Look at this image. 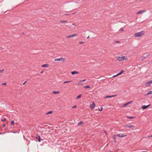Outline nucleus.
I'll return each instance as SVG.
<instances>
[{
	"mask_svg": "<svg viewBox=\"0 0 152 152\" xmlns=\"http://www.w3.org/2000/svg\"><path fill=\"white\" fill-rule=\"evenodd\" d=\"M144 34V32L143 31H142L141 32L135 33L134 34V36L136 37H140L143 35Z\"/></svg>",
	"mask_w": 152,
	"mask_h": 152,
	"instance_id": "1",
	"label": "nucleus"
},
{
	"mask_svg": "<svg viewBox=\"0 0 152 152\" xmlns=\"http://www.w3.org/2000/svg\"><path fill=\"white\" fill-rule=\"evenodd\" d=\"M124 127H126L128 128H131L132 130H134V126L133 125H126L124 126Z\"/></svg>",
	"mask_w": 152,
	"mask_h": 152,
	"instance_id": "2",
	"label": "nucleus"
},
{
	"mask_svg": "<svg viewBox=\"0 0 152 152\" xmlns=\"http://www.w3.org/2000/svg\"><path fill=\"white\" fill-rule=\"evenodd\" d=\"M65 58H57L56 59H55V61H62V62H64L65 61Z\"/></svg>",
	"mask_w": 152,
	"mask_h": 152,
	"instance_id": "3",
	"label": "nucleus"
},
{
	"mask_svg": "<svg viewBox=\"0 0 152 152\" xmlns=\"http://www.w3.org/2000/svg\"><path fill=\"white\" fill-rule=\"evenodd\" d=\"M152 84V80L150 81H149L148 82H146L145 83V86H149L151 84Z\"/></svg>",
	"mask_w": 152,
	"mask_h": 152,
	"instance_id": "4",
	"label": "nucleus"
},
{
	"mask_svg": "<svg viewBox=\"0 0 152 152\" xmlns=\"http://www.w3.org/2000/svg\"><path fill=\"white\" fill-rule=\"evenodd\" d=\"M77 35V34H73L69 35L67 36L66 37L67 38H69L71 37H73L75 36H76Z\"/></svg>",
	"mask_w": 152,
	"mask_h": 152,
	"instance_id": "5",
	"label": "nucleus"
},
{
	"mask_svg": "<svg viewBox=\"0 0 152 152\" xmlns=\"http://www.w3.org/2000/svg\"><path fill=\"white\" fill-rule=\"evenodd\" d=\"M36 139L38 140L39 142H40L41 141V139L40 136L37 134L36 136Z\"/></svg>",
	"mask_w": 152,
	"mask_h": 152,
	"instance_id": "6",
	"label": "nucleus"
},
{
	"mask_svg": "<svg viewBox=\"0 0 152 152\" xmlns=\"http://www.w3.org/2000/svg\"><path fill=\"white\" fill-rule=\"evenodd\" d=\"M95 106V104L94 102H93L92 104L90 106V108L92 109H94Z\"/></svg>",
	"mask_w": 152,
	"mask_h": 152,
	"instance_id": "7",
	"label": "nucleus"
},
{
	"mask_svg": "<svg viewBox=\"0 0 152 152\" xmlns=\"http://www.w3.org/2000/svg\"><path fill=\"white\" fill-rule=\"evenodd\" d=\"M117 136H118V137H124L126 136V135H124V134H117Z\"/></svg>",
	"mask_w": 152,
	"mask_h": 152,
	"instance_id": "8",
	"label": "nucleus"
},
{
	"mask_svg": "<svg viewBox=\"0 0 152 152\" xmlns=\"http://www.w3.org/2000/svg\"><path fill=\"white\" fill-rule=\"evenodd\" d=\"M150 54H148L146 56H145V54H144L143 55V56H142V60L143 61L144 59H145V58L149 56H150Z\"/></svg>",
	"mask_w": 152,
	"mask_h": 152,
	"instance_id": "9",
	"label": "nucleus"
},
{
	"mask_svg": "<svg viewBox=\"0 0 152 152\" xmlns=\"http://www.w3.org/2000/svg\"><path fill=\"white\" fill-rule=\"evenodd\" d=\"M117 95H112L110 96H107L104 97V98H111L116 96Z\"/></svg>",
	"mask_w": 152,
	"mask_h": 152,
	"instance_id": "10",
	"label": "nucleus"
},
{
	"mask_svg": "<svg viewBox=\"0 0 152 152\" xmlns=\"http://www.w3.org/2000/svg\"><path fill=\"white\" fill-rule=\"evenodd\" d=\"M124 72V71H123V70H121L120 71V72L119 73L117 74L116 75H114V76H113V77H115V76H117L120 75H121V74H122Z\"/></svg>",
	"mask_w": 152,
	"mask_h": 152,
	"instance_id": "11",
	"label": "nucleus"
},
{
	"mask_svg": "<svg viewBox=\"0 0 152 152\" xmlns=\"http://www.w3.org/2000/svg\"><path fill=\"white\" fill-rule=\"evenodd\" d=\"M150 105V104L147 105H143L142 106V108L143 109H146Z\"/></svg>",
	"mask_w": 152,
	"mask_h": 152,
	"instance_id": "12",
	"label": "nucleus"
},
{
	"mask_svg": "<svg viewBox=\"0 0 152 152\" xmlns=\"http://www.w3.org/2000/svg\"><path fill=\"white\" fill-rule=\"evenodd\" d=\"M79 73V72L77 71H72L71 72V73L72 75H74L75 74H78Z\"/></svg>",
	"mask_w": 152,
	"mask_h": 152,
	"instance_id": "13",
	"label": "nucleus"
},
{
	"mask_svg": "<svg viewBox=\"0 0 152 152\" xmlns=\"http://www.w3.org/2000/svg\"><path fill=\"white\" fill-rule=\"evenodd\" d=\"M145 11V10H141V11H140L138 12L137 13V14H142V13H143Z\"/></svg>",
	"mask_w": 152,
	"mask_h": 152,
	"instance_id": "14",
	"label": "nucleus"
},
{
	"mask_svg": "<svg viewBox=\"0 0 152 152\" xmlns=\"http://www.w3.org/2000/svg\"><path fill=\"white\" fill-rule=\"evenodd\" d=\"M116 135H115V134L113 136V140H114V142L115 143H116Z\"/></svg>",
	"mask_w": 152,
	"mask_h": 152,
	"instance_id": "15",
	"label": "nucleus"
},
{
	"mask_svg": "<svg viewBox=\"0 0 152 152\" xmlns=\"http://www.w3.org/2000/svg\"><path fill=\"white\" fill-rule=\"evenodd\" d=\"M49 65L48 64H44L42 66V67H47Z\"/></svg>",
	"mask_w": 152,
	"mask_h": 152,
	"instance_id": "16",
	"label": "nucleus"
},
{
	"mask_svg": "<svg viewBox=\"0 0 152 152\" xmlns=\"http://www.w3.org/2000/svg\"><path fill=\"white\" fill-rule=\"evenodd\" d=\"M53 93L54 94H58L60 93L59 91H53Z\"/></svg>",
	"mask_w": 152,
	"mask_h": 152,
	"instance_id": "17",
	"label": "nucleus"
},
{
	"mask_svg": "<svg viewBox=\"0 0 152 152\" xmlns=\"http://www.w3.org/2000/svg\"><path fill=\"white\" fill-rule=\"evenodd\" d=\"M83 123H84L83 122V121H80V122H79L78 123L77 125L78 126H80L81 124H83Z\"/></svg>",
	"mask_w": 152,
	"mask_h": 152,
	"instance_id": "18",
	"label": "nucleus"
},
{
	"mask_svg": "<svg viewBox=\"0 0 152 152\" xmlns=\"http://www.w3.org/2000/svg\"><path fill=\"white\" fill-rule=\"evenodd\" d=\"M122 60H126L127 59V57H125V56H123L121 57Z\"/></svg>",
	"mask_w": 152,
	"mask_h": 152,
	"instance_id": "19",
	"label": "nucleus"
},
{
	"mask_svg": "<svg viewBox=\"0 0 152 152\" xmlns=\"http://www.w3.org/2000/svg\"><path fill=\"white\" fill-rule=\"evenodd\" d=\"M116 58H117V60H118L119 61H121L122 60L121 57L119 56L117 57H116Z\"/></svg>",
	"mask_w": 152,
	"mask_h": 152,
	"instance_id": "20",
	"label": "nucleus"
},
{
	"mask_svg": "<svg viewBox=\"0 0 152 152\" xmlns=\"http://www.w3.org/2000/svg\"><path fill=\"white\" fill-rule=\"evenodd\" d=\"M152 94V91H149L146 94V95H148Z\"/></svg>",
	"mask_w": 152,
	"mask_h": 152,
	"instance_id": "21",
	"label": "nucleus"
},
{
	"mask_svg": "<svg viewBox=\"0 0 152 152\" xmlns=\"http://www.w3.org/2000/svg\"><path fill=\"white\" fill-rule=\"evenodd\" d=\"M82 94L79 95L78 96H77L76 99H79L80 98L82 97Z\"/></svg>",
	"mask_w": 152,
	"mask_h": 152,
	"instance_id": "22",
	"label": "nucleus"
},
{
	"mask_svg": "<svg viewBox=\"0 0 152 152\" xmlns=\"http://www.w3.org/2000/svg\"><path fill=\"white\" fill-rule=\"evenodd\" d=\"M53 112V111H49L47 113H46V114L47 115V114H52Z\"/></svg>",
	"mask_w": 152,
	"mask_h": 152,
	"instance_id": "23",
	"label": "nucleus"
},
{
	"mask_svg": "<svg viewBox=\"0 0 152 152\" xmlns=\"http://www.w3.org/2000/svg\"><path fill=\"white\" fill-rule=\"evenodd\" d=\"M14 121L13 120L12 121H11V126L14 125Z\"/></svg>",
	"mask_w": 152,
	"mask_h": 152,
	"instance_id": "24",
	"label": "nucleus"
},
{
	"mask_svg": "<svg viewBox=\"0 0 152 152\" xmlns=\"http://www.w3.org/2000/svg\"><path fill=\"white\" fill-rule=\"evenodd\" d=\"M72 80H70V81H64V82L63 83H69L71 82H72Z\"/></svg>",
	"mask_w": 152,
	"mask_h": 152,
	"instance_id": "25",
	"label": "nucleus"
},
{
	"mask_svg": "<svg viewBox=\"0 0 152 152\" xmlns=\"http://www.w3.org/2000/svg\"><path fill=\"white\" fill-rule=\"evenodd\" d=\"M61 23H67V21L66 20H61L59 21Z\"/></svg>",
	"mask_w": 152,
	"mask_h": 152,
	"instance_id": "26",
	"label": "nucleus"
},
{
	"mask_svg": "<svg viewBox=\"0 0 152 152\" xmlns=\"http://www.w3.org/2000/svg\"><path fill=\"white\" fill-rule=\"evenodd\" d=\"M84 88H90V86L89 85H87V86H84Z\"/></svg>",
	"mask_w": 152,
	"mask_h": 152,
	"instance_id": "27",
	"label": "nucleus"
},
{
	"mask_svg": "<svg viewBox=\"0 0 152 152\" xmlns=\"http://www.w3.org/2000/svg\"><path fill=\"white\" fill-rule=\"evenodd\" d=\"M6 120V118H3L1 119V121H4Z\"/></svg>",
	"mask_w": 152,
	"mask_h": 152,
	"instance_id": "28",
	"label": "nucleus"
},
{
	"mask_svg": "<svg viewBox=\"0 0 152 152\" xmlns=\"http://www.w3.org/2000/svg\"><path fill=\"white\" fill-rule=\"evenodd\" d=\"M124 31V30L123 28H120V29H119V31Z\"/></svg>",
	"mask_w": 152,
	"mask_h": 152,
	"instance_id": "29",
	"label": "nucleus"
},
{
	"mask_svg": "<svg viewBox=\"0 0 152 152\" xmlns=\"http://www.w3.org/2000/svg\"><path fill=\"white\" fill-rule=\"evenodd\" d=\"M127 118L129 119H132L134 118V117L132 116H128Z\"/></svg>",
	"mask_w": 152,
	"mask_h": 152,
	"instance_id": "30",
	"label": "nucleus"
},
{
	"mask_svg": "<svg viewBox=\"0 0 152 152\" xmlns=\"http://www.w3.org/2000/svg\"><path fill=\"white\" fill-rule=\"evenodd\" d=\"M127 105H128V104L127 103H125V104H124L122 106H123V107H125V106H126Z\"/></svg>",
	"mask_w": 152,
	"mask_h": 152,
	"instance_id": "31",
	"label": "nucleus"
},
{
	"mask_svg": "<svg viewBox=\"0 0 152 152\" xmlns=\"http://www.w3.org/2000/svg\"><path fill=\"white\" fill-rule=\"evenodd\" d=\"M77 107V105H74V106H73L72 107V108H76Z\"/></svg>",
	"mask_w": 152,
	"mask_h": 152,
	"instance_id": "32",
	"label": "nucleus"
},
{
	"mask_svg": "<svg viewBox=\"0 0 152 152\" xmlns=\"http://www.w3.org/2000/svg\"><path fill=\"white\" fill-rule=\"evenodd\" d=\"M103 109V108L102 107H101L100 108V109H99V111H102V110Z\"/></svg>",
	"mask_w": 152,
	"mask_h": 152,
	"instance_id": "33",
	"label": "nucleus"
},
{
	"mask_svg": "<svg viewBox=\"0 0 152 152\" xmlns=\"http://www.w3.org/2000/svg\"><path fill=\"white\" fill-rule=\"evenodd\" d=\"M82 82V81H80L79 82V83H78V85H80L81 84H82V83H81V82Z\"/></svg>",
	"mask_w": 152,
	"mask_h": 152,
	"instance_id": "34",
	"label": "nucleus"
},
{
	"mask_svg": "<svg viewBox=\"0 0 152 152\" xmlns=\"http://www.w3.org/2000/svg\"><path fill=\"white\" fill-rule=\"evenodd\" d=\"M4 69H3L2 70H0V73H2L3 72V71H4Z\"/></svg>",
	"mask_w": 152,
	"mask_h": 152,
	"instance_id": "35",
	"label": "nucleus"
},
{
	"mask_svg": "<svg viewBox=\"0 0 152 152\" xmlns=\"http://www.w3.org/2000/svg\"><path fill=\"white\" fill-rule=\"evenodd\" d=\"M2 85H7V83H3L2 84Z\"/></svg>",
	"mask_w": 152,
	"mask_h": 152,
	"instance_id": "36",
	"label": "nucleus"
},
{
	"mask_svg": "<svg viewBox=\"0 0 152 152\" xmlns=\"http://www.w3.org/2000/svg\"><path fill=\"white\" fill-rule=\"evenodd\" d=\"M6 133V132H4L3 133H1V132H0V134H5Z\"/></svg>",
	"mask_w": 152,
	"mask_h": 152,
	"instance_id": "37",
	"label": "nucleus"
},
{
	"mask_svg": "<svg viewBox=\"0 0 152 152\" xmlns=\"http://www.w3.org/2000/svg\"><path fill=\"white\" fill-rule=\"evenodd\" d=\"M84 43V42H80L79 43V44H81L83 43Z\"/></svg>",
	"mask_w": 152,
	"mask_h": 152,
	"instance_id": "38",
	"label": "nucleus"
},
{
	"mask_svg": "<svg viewBox=\"0 0 152 152\" xmlns=\"http://www.w3.org/2000/svg\"><path fill=\"white\" fill-rule=\"evenodd\" d=\"M132 102V101H130L129 102H127V103L128 104H129L131 103Z\"/></svg>",
	"mask_w": 152,
	"mask_h": 152,
	"instance_id": "39",
	"label": "nucleus"
},
{
	"mask_svg": "<svg viewBox=\"0 0 152 152\" xmlns=\"http://www.w3.org/2000/svg\"><path fill=\"white\" fill-rule=\"evenodd\" d=\"M115 42L116 43H119V42H120V41H116Z\"/></svg>",
	"mask_w": 152,
	"mask_h": 152,
	"instance_id": "40",
	"label": "nucleus"
},
{
	"mask_svg": "<svg viewBox=\"0 0 152 152\" xmlns=\"http://www.w3.org/2000/svg\"><path fill=\"white\" fill-rule=\"evenodd\" d=\"M104 133H105L106 135H107L108 134L104 130Z\"/></svg>",
	"mask_w": 152,
	"mask_h": 152,
	"instance_id": "41",
	"label": "nucleus"
},
{
	"mask_svg": "<svg viewBox=\"0 0 152 152\" xmlns=\"http://www.w3.org/2000/svg\"><path fill=\"white\" fill-rule=\"evenodd\" d=\"M26 82H27V81H26L24 82L23 83V85L25 84L26 83Z\"/></svg>",
	"mask_w": 152,
	"mask_h": 152,
	"instance_id": "42",
	"label": "nucleus"
},
{
	"mask_svg": "<svg viewBox=\"0 0 152 152\" xmlns=\"http://www.w3.org/2000/svg\"><path fill=\"white\" fill-rule=\"evenodd\" d=\"M2 125H3V126H4V127H5L6 126H5V124H3Z\"/></svg>",
	"mask_w": 152,
	"mask_h": 152,
	"instance_id": "43",
	"label": "nucleus"
},
{
	"mask_svg": "<svg viewBox=\"0 0 152 152\" xmlns=\"http://www.w3.org/2000/svg\"><path fill=\"white\" fill-rule=\"evenodd\" d=\"M69 15V14H65V15Z\"/></svg>",
	"mask_w": 152,
	"mask_h": 152,
	"instance_id": "44",
	"label": "nucleus"
},
{
	"mask_svg": "<svg viewBox=\"0 0 152 152\" xmlns=\"http://www.w3.org/2000/svg\"><path fill=\"white\" fill-rule=\"evenodd\" d=\"M43 71H42L40 73L42 74V73H43Z\"/></svg>",
	"mask_w": 152,
	"mask_h": 152,
	"instance_id": "45",
	"label": "nucleus"
},
{
	"mask_svg": "<svg viewBox=\"0 0 152 152\" xmlns=\"http://www.w3.org/2000/svg\"><path fill=\"white\" fill-rule=\"evenodd\" d=\"M86 80L84 79V80H82L81 81H82H82H85Z\"/></svg>",
	"mask_w": 152,
	"mask_h": 152,
	"instance_id": "46",
	"label": "nucleus"
},
{
	"mask_svg": "<svg viewBox=\"0 0 152 152\" xmlns=\"http://www.w3.org/2000/svg\"><path fill=\"white\" fill-rule=\"evenodd\" d=\"M11 132H13V133H16V132H12V131H11Z\"/></svg>",
	"mask_w": 152,
	"mask_h": 152,
	"instance_id": "47",
	"label": "nucleus"
},
{
	"mask_svg": "<svg viewBox=\"0 0 152 152\" xmlns=\"http://www.w3.org/2000/svg\"><path fill=\"white\" fill-rule=\"evenodd\" d=\"M148 137H152V135L151 136H149Z\"/></svg>",
	"mask_w": 152,
	"mask_h": 152,
	"instance_id": "48",
	"label": "nucleus"
},
{
	"mask_svg": "<svg viewBox=\"0 0 152 152\" xmlns=\"http://www.w3.org/2000/svg\"><path fill=\"white\" fill-rule=\"evenodd\" d=\"M107 152H112L111 151H109Z\"/></svg>",
	"mask_w": 152,
	"mask_h": 152,
	"instance_id": "49",
	"label": "nucleus"
},
{
	"mask_svg": "<svg viewBox=\"0 0 152 152\" xmlns=\"http://www.w3.org/2000/svg\"><path fill=\"white\" fill-rule=\"evenodd\" d=\"M142 152H147V151H142Z\"/></svg>",
	"mask_w": 152,
	"mask_h": 152,
	"instance_id": "50",
	"label": "nucleus"
},
{
	"mask_svg": "<svg viewBox=\"0 0 152 152\" xmlns=\"http://www.w3.org/2000/svg\"><path fill=\"white\" fill-rule=\"evenodd\" d=\"M89 38V36H88L87 37V39H88V38Z\"/></svg>",
	"mask_w": 152,
	"mask_h": 152,
	"instance_id": "51",
	"label": "nucleus"
},
{
	"mask_svg": "<svg viewBox=\"0 0 152 152\" xmlns=\"http://www.w3.org/2000/svg\"><path fill=\"white\" fill-rule=\"evenodd\" d=\"M22 34H24V33H23Z\"/></svg>",
	"mask_w": 152,
	"mask_h": 152,
	"instance_id": "52",
	"label": "nucleus"
},
{
	"mask_svg": "<svg viewBox=\"0 0 152 152\" xmlns=\"http://www.w3.org/2000/svg\"><path fill=\"white\" fill-rule=\"evenodd\" d=\"M45 126H48L47 125H45Z\"/></svg>",
	"mask_w": 152,
	"mask_h": 152,
	"instance_id": "53",
	"label": "nucleus"
},
{
	"mask_svg": "<svg viewBox=\"0 0 152 152\" xmlns=\"http://www.w3.org/2000/svg\"><path fill=\"white\" fill-rule=\"evenodd\" d=\"M75 13H72V14H74Z\"/></svg>",
	"mask_w": 152,
	"mask_h": 152,
	"instance_id": "54",
	"label": "nucleus"
},
{
	"mask_svg": "<svg viewBox=\"0 0 152 152\" xmlns=\"http://www.w3.org/2000/svg\"><path fill=\"white\" fill-rule=\"evenodd\" d=\"M73 25H75V24H73Z\"/></svg>",
	"mask_w": 152,
	"mask_h": 152,
	"instance_id": "55",
	"label": "nucleus"
}]
</instances>
